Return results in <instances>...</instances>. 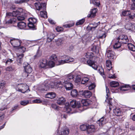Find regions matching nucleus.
<instances>
[{"label": "nucleus", "instance_id": "28", "mask_svg": "<svg viewBox=\"0 0 135 135\" xmlns=\"http://www.w3.org/2000/svg\"><path fill=\"white\" fill-rule=\"evenodd\" d=\"M100 22H99L97 23H94V24H90V26L87 27L88 29H90L91 30L93 31L95 30L98 25L100 24Z\"/></svg>", "mask_w": 135, "mask_h": 135}, {"label": "nucleus", "instance_id": "40", "mask_svg": "<svg viewBox=\"0 0 135 135\" xmlns=\"http://www.w3.org/2000/svg\"><path fill=\"white\" fill-rule=\"evenodd\" d=\"M40 47H38V49L37 50L35 55L34 56V58L35 59L41 56L42 55L41 51L40 50Z\"/></svg>", "mask_w": 135, "mask_h": 135}, {"label": "nucleus", "instance_id": "59", "mask_svg": "<svg viewBox=\"0 0 135 135\" xmlns=\"http://www.w3.org/2000/svg\"><path fill=\"white\" fill-rule=\"evenodd\" d=\"M74 25V23H72L64 25L63 26L65 28H70L73 26Z\"/></svg>", "mask_w": 135, "mask_h": 135}, {"label": "nucleus", "instance_id": "34", "mask_svg": "<svg viewBox=\"0 0 135 135\" xmlns=\"http://www.w3.org/2000/svg\"><path fill=\"white\" fill-rule=\"evenodd\" d=\"M99 45H94L91 48V50L96 53H98L99 51Z\"/></svg>", "mask_w": 135, "mask_h": 135}, {"label": "nucleus", "instance_id": "42", "mask_svg": "<svg viewBox=\"0 0 135 135\" xmlns=\"http://www.w3.org/2000/svg\"><path fill=\"white\" fill-rule=\"evenodd\" d=\"M128 47L129 49L133 51H135V46L132 44H128Z\"/></svg>", "mask_w": 135, "mask_h": 135}, {"label": "nucleus", "instance_id": "39", "mask_svg": "<svg viewBox=\"0 0 135 135\" xmlns=\"http://www.w3.org/2000/svg\"><path fill=\"white\" fill-rule=\"evenodd\" d=\"M46 10H42L40 12V16L41 17L46 18L47 17V14Z\"/></svg>", "mask_w": 135, "mask_h": 135}, {"label": "nucleus", "instance_id": "5", "mask_svg": "<svg viewBox=\"0 0 135 135\" xmlns=\"http://www.w3.org/2000/svg\"><path fill=\"white\" fill-rule=\"evenodd\" d=\"M29 23L28 25L29 28L32 30L36 29L35 27L37 22V19L33 17H30L28 18Z\"/></svg>", "mask_w": 135, "mask_h": 135}, {"label": "nucleus", "instance_id": "3", "mask_svg": "<svg viewBox=\"0 0 135 135\" xmlns=\"http://www.w3.org/2000/svg\"><path fill=\"white\" fill-rule=\"evenodd\" d=\"M50 60H54L55 61V65H59L65 63V58L63 56L60 57H58L56 55L52 54L50 57Z\"/></svg>", "mask_w": 135, "mask_h": 135}, {"label": "nucleus", "instance_id": "32", "mask_svg": "<svg viewBox=\"0 0 135 135\" xmlns=\"http://www.w3.org/2000/svg\"><path fill=\"white\" fill-rule=\"evenodd\" d=\"M123 43L120 42V41H119L117 39V41L113 45V48L115 49H116L120 48L121 46V44Z\"/></svg>", "mask_w": 135, "mask_h": 135}, {"label": "nucleus", "instance_id": "38", "mask_svg": "<svg viewBox=\"0 0 135 135\" xmlns=\"http://www.w3.org/2000/svg\"><path fill=\"white\" fill-rule=\"evenodd\" d=\"M110 84L111 86L113 88L118 87L119 85L117 81H113L110 82Z\"/></svg>", "mask_w": 135, "mask_h": 135}, {"label": "nucleus", "instance_id": "1", "mask_svg": "<svg viewBox=\"0 0 135 135\" xmlns=\"http://www.w3.org/2000/svg\"><path fill=\"white\" fill-rule=\"evenodd\" d=\"M56 84L55 83L51 82L49 80H46L45 81L43 84L39 88V90L41 92H45L48 90L50 88H54Z\"/></svg>", "mask_w": 135, "mask_h": 135}, {"label": "nucleus", "instance_id": "12", "mask_svg": "<svg viewBox=\"0 0 135 135\" xmlns=\"http://www.w3.org/2000/svg\"><path fill=\"white\" fill-rule=\"evenodd\" d=\"M39 66L41 68H46L48 67L47 61L46 59H42L40 60Z\"/></svg>", "mask_w": 135, "mask_h": 135}, {"label": "nucleus", "instance_id": "21", "mask_svg": "<svg viewBox=\"0 0 135 135\" xmlns=\"http://www.w3.org/2000/svg\"><path fill=\"white\" fill-rule=\"evenodd\" d=\"M126 28L131 31H133L135 30V25L132 24L131 23H129L126 25L125 26Z\"/></svg>", "mask_w": 135, "mask_h": 135}, {"label": "nucleus", "instance_id": "48", "mask_svg": "<svg viewBox=\"0 0 135 135\" xmlns=\"http://www.w3.org/2000/svg\"><path fill=\"white\" fill-rule=\"evenodd\" d=\"M65 111L67 113H69L71 110L70 107L69 105L66 106L64 108Z\"/></svg>", "mask_w": 135, "mask_h": 135}, {"label": "nucleus", "instance_id": "30", "mask_svg": "<svg viewBox=\"0 0 135 135\" xmlns=\"http://www.w3.org/2000/svg\"><path fill=\"white\" fill-rule=\"evenodd\" d=\"M56 96V94L53 92L48 93L45 95L46 98L50 99L54 98Z\"/></svg>", "mask_w": 135, "mask_h": 135}, {"label": "nucleus", "instance_id": "6", "mask_svg": "<svg viewBox=\"0 0 135 135\" xmlns=\"http://www.w3.org/2000/svg\"><path fill=\"white\" fill-rule=\"evenodd\" d=\"M106 99L105 101L108 103V104L109 105V109L110 110H111L112 108L111 102L112 99L110 98L109 97L110 94L109 89L106 86Z\"/></svg>", "mask_w": 135, "mask_h": 135}, {"label": "nucleus", "instance_id": "64", "mask_svg": "<svg viewBox=\"0 0 135 135\" xmlns=\"http://www.w3.org/2000/svg\"><path fill=\"white\" fill-rule=\"evenodd\" d=\"M5 84L4 82L0 83V90H1L2 91V89L4 87Z\"/></svg>", "mask_w": 135, "mask_h": 135}, {"label": "nucleus", "instance_id": "43", "mask_svg": "<svg viewBox=\"0 0 135 135\" xmlns=\"http://www.w3.org/2000/svg\"><path fill=\"white\" fill-rule=\"evenodd\" d=\"M48 64V66H49L50 68H52L55 65V61L54 60H51L49 61Z\"/></svg>", "mask_w": 135, "mask_h": 135}, {"label": "nucleus", "instance_id": "20", "mask_svg": "<svg viewBox=\"0 0 135 135\" xmlns=\"http://www.w3.org/2000/svg\"><path fill=\"white\" fill-rule=\"evenodd\" d=\"M23 9L22 8H19L16 11H13L12 12L13 16L17 17L20 15L23 12Z\"/></svg>", "mask_w": 135, "mask_h": 135}, {"label": "nucleus", "instance_id": "19", "mask_svg": "<svg viewBox=\"0 0 135 135\" xmlns=\"http://www.w3.org/2000/svg\"><path fill=\"white\" fill-rule=\"evenodd\" d=\"M88 64L95 70H97L98 67L97 65H96L95 62L93 61L90 60H88L87 61Z\"/></svg>", "mask_w": 135, "mask_h": 135}, {"label": "nucleus", "instance_id": "13", "mask_svg": "<svg viewBox=\"0 0 135 135\" xmlns=\"http://www.w3.org/2000/svg\"><path fill=\"white\" fill-rule=\"evenodd\" d=\"M117 39L120 41L121 43L125 44H127L129 41L128 39L127 36L123 35H120Z\"/></svg>", "mask_w": 135, "mask_h": 135}, {"label": "nucleus", "instance_id": "54", "mask_svg": "<svg viewBox=\"0 0 135 135\" xmlns=\"http://www.w3.org/2000/svg\"><path fill=\"white\" fill-rule=\"evenodd\" d=\"M89 38L86 35L84 36L82 38V41L84 43L86 42L89 40Z\"/></svg>", "mask_w": 135, "mask_h": 135}, {"label": "nucleus", "instance_id": "11", "mask_svg": "<svg viewBox=\"0 0 135 135\" xmlns=\"http://www.w3.org/2000/svg\"><path fill=\"white\" fill-rule=\"evenodd\" d=\"M11 44L14 47H18L20 46L21 42L18 39H11L10 40Z\"/></svg>", "mask_w": 135, "mask_h": 135}, {"label": "nucleus", "instance_id": "26", "mask_svg": "<svg viewBox=\"0 0 135 135\" xmlns=\"http://www.w3.org/2000/svg\"><path fill=\"white\" fill-rule=\"evenodd\" d=\"M131 86L128 84H123L120 87V89L123 91H126L129 90Z\"/></svg>", "mask_w": 135, "mask_h": 135}, {"label": "nucleus", "instance_id": "16", "mask_svg": "<svg viewBox=\"0 0 135 135\" xmlns=\"http://www.w3.org/2000/svg\"><path fill=\"white\" fill-rule=\"evenodd\" d=\"M106 54L107 56V57L110 59H113L116 57L114 52L111 50H107Z\"/></svg>", "mask_w": 135, "mask_h": 135}, {"label": "nucleus", "instance_id": "10", "mask_svg": "<svg viewBox=\"0 0 135 135\" xmlns=\"http://www.w3.org/2000/svg\"><path fill=\"white\" fill-rule=\"evenodd\" d=\"M106 66L107 69L110 71L109 76H115L114 74H113V71L111 69L112 68V62L109 60H108L106 61Z\"/></svg>", "mask_w": 135, "mask_h": 135}, {"label": "nucleus", "instance_id": "36", "mask_svg": "<svg viewBox=\"0 0 135 135\" xmlns=\"http://www.w3.org/2000/svg\"><path fill=\"white\" fill-rule=\"evenodd\" d=\"M113 111V113L117 116H120L121 114V111L119 108H115L114 109Z\"/></svg>", "mask_w": 135, "mask_h": 135}, {"label": "nucleus", "instance_id": "41", "mask_svg": "<svg viewBox=\"0 0 135 135\" xmlns=\"http://www.w3.org/2000/svg\"><path fill=\"white\" fill-rule=\"evenodd\" d=\"M85 56L87 58L91 59L93 57L94 55L92 53L88 52L85 54Z\"/></svg>", "mask_w": 135, "mask_h": 135}, {"label": "nucleus", "instance_id": "61", "mask_svg": "<svg viewBox=\"0 0 135 135\" xmlns=\"http://www.w3.org/2000/svg\"><path fill=\"white\" fill-rule=\"evenodd\" d=\"M6 69L7 71H12L14 70L15 69L13 67L10 66L7 68Z\"/></svg>", "mask_w": 135, "mask_h": 135}, {"label": "nucleus", "instance_id": "9", "mask_svg": "<svg viewBox=\"0 0 135 135\" xmlns=\"http://www.w3.org/2000/svg\"><path fill=\"white\" fill-rule=\"evenodd\" d=\"M69 131L67 128H63L59 129L57 131L56 135H68Z\"/></svg>", "mask_w": 135, "mask_h": 135}, {"label": "nucleus", "instance_id": "57", "mask_svg": "<svg viewBox=\"0 0 135 135\" xmlns=\"http://www.w3.org/2000/svg\"><path fill=\"white\" fill-rule=\"evenodd\" d=\"M128 17L131 19H133L135 18V14L130 12Z\"/></svg>", "mask_w": 135, "mask_h": 135}, {"label": "nucleus", "instance_id": "60", "mask_svg": "<svg viewBox=\"0 0 135 135\" xmlns=\"http://www.w3.org/2000/svg\"><path fill=\"white\" fill-rule=\"evenodd\" d=\"M17 19L18 21H22L24 20L25 19V17L23 16H20L19 15L17 17Z\"/></svg>", "mask_w": 135, "mask_h": 135}, {"label": "nucleus", "instance_id": "2", "mask_svg": "<svg viewBox=\"0 0 135 135\" xmlns=\"http://www.w3.org/2000/svg\"><path fill=\"white\" fill-rule=\"evenodd\" d=\"M13 16V12H7L6 13V18H10V19L4 22V25L5 27L7 28L9 27V25L12 23H14L16 21V18H11Z\"/></svg>", "mask_w": 135, "mask_h": 135}, {"label": "nucleus", "instance_id": "33", "mask_svg": "<svg viewBox=\"0 0 135 135\" xmlns=\"http://www.w3.org/2000/svg\"><path fill=\"white\" fill-rule=\"evenodd\" d=\"M63 57L65 58V63L72 62L74 61V59L72 57H69L68 56H64Z\"/></svg>", "mask_w": 135, "mask_h": 135}, {"label": "nucleus", "instance_id": "31", "mask_svg": "<svg viewBox=\"0 0 135 135\" xmlns=\"http://www.w3.org/2000/svg\"><path fill=\"white\" fill-rule=\"evenodd\" d=\"M81 103L84 106H87L90 104L91 102L90 100L89 99H82L81 101Z\"/></svg>", "mask_w": 135, "mask_h": 135}, {"label": "nucleus", "instance_id": "4", "mask_svg": "<svg viewBox=\"0 0 135 135\" xmlns=\"http://www.w3.org/2000/svg\"><path fill=\"white\" fill-rule=\"evenodd\" d=\"M16 90L23 93L30 91L28 86L26 84H20L17 85L16 87Z\"/></svg>", "mask_w": 135, "mask_h": 135}, {"label": "nucleus", "instance_id": "18", "mask_svg": "<svg viewBox=\"0 0 135 135\" xmlns=\"http://www.w3.org/2000/svg\"><path fill=\"white\" fill-rule=\"evenodd\" d=\"M24 56L23 54H17V64L20 65L21 64L22 62V58Z\"/></svg>", "mask_w": 135, "mask_h": 135}, {"label": "nucleus", "instance_id": "58", "mask_svg": "<svg viewBox=\"0 0 135 135\" xmlns=\"http://www.w3.org/2000/svg\"><path fill=\"white\" fill-rule=\"evenodd\" d=\"M96 85L94 83L91 84L89 86L88 88L89 90H91L94 89Z\"/></svg>", "mask_w": 135, "mask_h": 135}, {"label": "nucleus", "instance_id": "46", "mask_svg": "<svg viewBox=\"0 0 135 135\" xmlns=\"http://www.w3.org/2000/svg\"><path fill=\"white\" fill-rule=\"evenodd\" d=\"M71 77V78L76 83H78L81 81V78L79 76H75V78L74 76ZM69 79H71V78H70Z\"/></svg>", "mask_w": 135, "mask_h": 135}, {"label": "nucleus", "instance_id": "23", "mask_svg": "<svg viewBox=\"0 0 135 135\" xmlns=\"http://www.w3.org/2000/svg\"><path fill=\"white\" fill-rule=\"evenodd\" d=\"M107 122V121L105 118V117H103L100 119L98 120L97 122V123L99 124L100 126H101L105 124Z\"/></svg>", "mask_w": 135, "mask_h": 135}, {"label": "nucleus", "instance_id": "22", "mask_svg": "<svg viewBox=\"0 0 135 135\" xmlns=\"http://www.w3.org/2000/svg\"><path fill=\"white\" fill-rule=\"evenodd\" d=\"M84 75L79 71H74L68 74L66 76H83Z\"/></svg>", "mask_w": 135, "mask_h": 135}, {"label": "nucleus", "instance_id": "17", "mask_svg": "<svg viewBox=\"0 0 135 135\" xmlns=\"http://www.w3.org/2000/svg\"><path fill=\"white\" fill-rule=\"evenodd\" d=\"M96 130V128L93 125H88L87 132L88 134H91L94 133Z\"/></svg>", "mask_w": 135, "mask_h": 135}, {"label": "nucleus", "instance_id": "56", "mask_svg": "<svg viewBox=\"0 0 135 135\" xmlns=\"http://www.w3.org/2000/svg\"><path fill=\"white\" fill-rule=\"evenodd\" d=\"M130 11H124L122 12V14L124 16H128L129 14L130 13Z\"/></svg>", "mask_w": 135, "mask_h": 135}, {"label": "nucleus", "instance_id": "47", "mask_svg": "<svg viewBox=\"0 0 135 135\" xmlns=\"http://www.w3.org/2000/svg\"><path fill=\"white\" fill-rule=\"evenodd\" d=\"M71 94L73 97H76L78 94V91L75 89L73 90L71 92Z\"/></svg>", "mask_w": 135, "mask_h": 135}, {"label": "nucleus", "instance_id": "25", "mask_svg": "<svg viewBox=\"0 0 135 135\" xmlns=\"http://www.w3.org/2000/svg\"><path fill=\"white\" fill-rule=\"evenodd\" d=\"M81 94L85 97L89 98L91 96L92 93L90 91L88 90H85L82 92Z\"/></svg>", "mask_w": 135, "mask_h": 135}, {"label": "nucleus", "instance_id": "7", "mask_svg": "<svg viewBox=\"0 0 135 135\" xmlns=\"http://www.w3.org/2000/svg\"><path fill=\"white\" fill-rule=\"evenodd\" d=\"M35 7L37 10H46V3H36L34 4Z\"/></svg>", "mask_w": 135, "mask_h": 135}, {"label": "nucleus", "instance_id": "51", "mask_svg": "<svg viewBox=\"0 0 135 135\" xmlns=\"http://www.w3.org/2000/svg\"><path fill=\"white\" fill-rule=\"evenodd\" d=\"M29 103V102L28 100H24L21 102L20 104L21 105L25 106Z\"/></svg>", "mask_w": 135, "mask_h": 135}, {"label": "nucleus", "instance_id": "55", "mask_svg": "<svg viewBox=\"0 0 135 135\" xmlns=\"http://www.w3.org/2000/svg\"><path fill=\"white\" fill-rule=\"evenodd\" d=\"M98 72L101 75H104V71L102 67H100L98 69Z\"/></svg>", "mask_w": 135, "mask_h": 135}, {"label": "nucleus", "instance_id": "15", "mask_svg": "<svg viewBox=\"0 0 135 135\" xmlns=\"http://www.w3.org/2000/svg\"><path fill=\"white\" fill-rule=\"evenodd\" d=\"M70 105L73 108H79L81 107V105L80 102L76 101L75 100H73L70 102Z\"/></svg>", "mask_w": 135, "mask_h": 135}, {"label": "nucleus", "instance_id": "44", "mask_svg": "<svg viewBox=\"0 0 135 135\" xmlns=\"http://www.w3.org/2000/svg\"><path fill=\"white\" fill-rule=\"evenodd\" d=\"M29 0H15V3L16 4H21L24 3H27Z\"/></svg>", "mask_w": 135, "mask_h": 135}, {"label": "nucleus", "instance_id": "14", "mask_svg": "<svg viewBox=\"0 0 135 135\" xmlns=\"http://www.w3.org/2000/svg\"><path fill=\"white\" fill-rule=\"evenodd\" d=\"M23 67L25 72L27 73H31L32 71V69L30 65L27 62H25L23 63Z\"/></svg>", "mask_w": 135, "mask_h": 135}, {"label": "nucleus", "instance_id": "50", "mask_svg": "<svg viewBox=\"0 0 135 135\" xmlns=\"http://www.w3.org/2000/svg\"><path fill=\"white\" fill-rule=\"evenodd\" d=\"M88 125H82L80 127V129L82 131H85L86 129L87 130Z\"/></svg>", "mask_w": 135, "mask_h": 135}, {"label": "nucleus", "instance_id": "27", "mask_svg": "<svg viewBox=\"0 0 135 135\" xmlns=\"http://www.w3.org/2000/svg\"><path fill=\"white\" fill-rule=\"evenodd\" d=\"M97 11V9L94 8L91 9L90 11V14L88 15L87 17L88 18L94 17L96 15V13Z\"/></svg>", "mask_w": 135, "mask_h": 135}, {"label": "nucleus", "instance_id": "8", "mask_svg": "<svg viewBox=\"0 0 135 135\" xmlns=\"http://www.w3.org/2000/svg\"><path fill=\"white\" fill-rule=\"evenodd\" d=\"M60 83L59 84H61L67 90H69L73 88V84L67 80L64 81L62 83L60 82Z\"/></svg>", "mask_w": 135, "mask_h": 135}, {"label": "nucleus", "instance_id": "52", "mask_svg": "<svg viewBox=\"0 0 135 135\" xmlns=\"http://www.w3.org/2000/svg\"><path fill=\"white\" fill-rule=\"evenodd\" d=\"M92 2L94 5L99 6L100 4L99 1L98 0H92Z\"/></svg>", "mask_w": 135, "mask_h": 135}, {"label": "nucleus", "instance_id": "45", "mask_svg": "<svg viewBox=\"0 0 135 135\" xmlns=\"http://www.w3.org/2000/svg\"><path fill=\"white\" fill-rule=\"evenodd\" d=\"M63 41L62 38H59L55 40L56 44L58 46L61 45L63 44Z\"/></svg>", "mask_w": 135, "mask_h": 135}, {"label": "nucleus", "instance_id": "63", "mask_svg": "<svg viewBox=\"0 0 135 135\" xmlns=\"http://www.w3.org/2000/svg\"><path fill=\"white\" fill-rule=\"evenodd\" d=\"M42 101L40 99H36L33 100L32 102L33 103H38L42 102Z\"/></svg>", "mask_w": 135, "mask_h": 135}, {"label": "nucleus", "instance_id": "29", "mask_svg": "<svg viewBox=\"0 0 135 135\" xmlns=\"http://www.w3.org/2000/svg\"><path fill=\"white\" fill-rule=\"evenodd\" d=\"M55 36V35L52 33H48L47 35V42H50L51 41Z\"/></svg>", "mask_w": 135, "mask_h": 135}, {"label": "nucleus", "instance_id": "24", "mask_svg": "<svg viewBox=\"0 0 135 135\" xmlns=\"http://www.w3.org/2000/svg\"><path fill=\"white\" fill-rule=\"evenodd\" d=\"M56 101V103L57 104L59 105H63L64 104L66 100L65 98L61 97L58 98Z\"/></svg>", "mask_w": 135, "mask_h": 135}, {"label": "nucleus", "instance_id": "37", "mask_svg": "<svg viewBox=\"0 0 135 135\" xmlns=\"http://www.w3.org/2000/svg\"><path fill=\"white\" fill-rule=\"evenodd\" d=\"M14 59L13 58H8L6 59L5 60V64L9 65L13 63Z\"/></svg>", "mask_w": 135, "mask_h": 135}, {"label": "nucleus", "instance_id": "53", "mask_svg": "<svg viewBox=\"0 0 135 135\" xmlns=\"http://www.w3.org/2000/svg\"><path fill=\"white\" fill-rule=\"evenodd\" d=\"M89 79L87 77H84L83 78L81 81L82 84H84L89 81Z\"/></svg>", "mask_w": 135, "mask_h": 135}, {"label": "nucleus", "instance_id": "35", "mask_svg": "<svg viewBox=\"0 0 135 135\" xmlns=\"http://www.w3.org/2000/svg\"><path fill=\"white\" fill-rule=\"evenodd\" d=\"M26 26L25 23L23 22H18L17 23V26L20 29H24Z\"/></svg>", "mask_w": 135, "mask_h": 135}, {"label": "nucleus", "instance_id": "49", "mask_svg": "<svg viewBox=\"0 0 135 135\" xmlns=\"http://www.w3.org/2000/svg\"><path fill=\"white\" fill-rule=\"evenodd\" d=\"M85 19L84 18H83L80 20L79 21L76 23V25H79L82 24L84 22Z\"/></svg>", "mask_w": 135, "mask_h": 135}, {"label": "nucleus", "instance_id": "62", "mask_svg": "<svg viewBox=\"0 0 135 135\" xmlns=\"http://www.w3.org/2000/svg\"><path fill=\"white\" fill-rule=\"evenodd\" d=\"M56 30L58 32H60L63 30V28L62 27H57L56 28Z\"/></svg>", "mask_w": 135, "mask_h": 135}]
</instances>
